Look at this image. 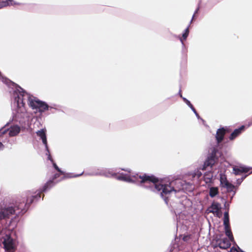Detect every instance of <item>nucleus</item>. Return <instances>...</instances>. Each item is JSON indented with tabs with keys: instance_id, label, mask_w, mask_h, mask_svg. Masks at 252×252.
Masks as SVG:
<instances>
[{
	"instance_id": "28",
	"label": "nucleus",
	"mask_w": 252,
	"mask_h": 252,
	"mask_svg": "<svg viewBox=\"0 0 252 252\" xmlns=\"http://www.w3.org/2000/svg\"><path fill=\"white\" fill-rule=\"evenodd\" d=\"M229 252H239L236 249L232 248Z\"/></svg>"
},
{
	"instance_id": "33",
	"label": "nucleus",
	"mask_w": 252,
	"mask_h": 252,
	"mask_svg": "<svg viewBox=\"0 0 252 252\" xmlns=\"http://www.w3.org/2000/svg\"><path fill=\"white\" fill-rule=\"evenodd\" d=\"M195 115L198 119H200V117L197 113L195 114Z\"/></svg>"
},
{
	"instance_id": "4",
	"label": "nucleus",
	"mask_w": 252,
	"mask_h": 252,
	"mask_svg": "<svg viewBox=\"0 0 252 252\" xmlns=\"http://www.w3.org/2000/svg\"><path fill=\"white\" fill-rule=\"evenodd\" d=\"M1 240L6 251L8 252L15 251L17 247V241L9 231L2 236Z\"/></svg>"
},
{
	"instance_id": "22",
	"label": "nucleus",
	"mask_w": 252,
	"mask_h": 252,
	"mask_svg": "<svg viewBox=\"0 0 252 252\" xmlns=\"http://www.w3.org/2000/svg\"><path fill=\"white\" fill-rule=\"evenodd\" d=\"M202 172L199 170V169H197L194 171L193 173L192 174V176L193 178L198 179L202 176Z\"/></svg>"
},
{
	"instance_id": "35",
	"label": "nucleus",
	"mask_w": 252,
	"mask_h": 252,
	"mask_svg": "<svg viewBox=\"0 0 252 252\" xmlns=\"http://www.w3.org/2000/svg\"><path fill=\"white\" fill-rule=\"evenodd\" d=\"M252 173V171L251 172V173Z\"/></svg>"
},
{
	"instance_id": "32",
	"label": "nucleus",
	"mask_w": 252,
	"mask_h": 252,
	"mask_svg": "<svg viewBox=\"0 0 252 252\" xmlns=\"http://www.w3.org/2000/svg\"><path fill=\"white\" fill-rule=\"evenodd\" d=\"M180 41L181 42L182 44L183 45H184V43H183V39H182V38L180 37Z\"/></svg>"
},
{
	"instance_id": "14",
	"label": "nucleus",
	"mask_w": 252,
	"mask_h": 252,
	"mask_svg": "<svg viewBox=\"0 0 252 252\" xmlns=\"http://www.w3.org/2000/svg\"><path fill=\"white\" fill-rule=\"evenodd\" d=\"M213 175L211 172H209L204 174L203 176L204 181L206 184H208V186H210V184L213 181Z\"/></svg>"
},
{
	"instance_id": "19",
	"label": "nucleus",
	"mask_w": 252,
	"mask_h": 252,
	"mask_svg": "<svg viewBox=\"0 0 252 252\" xmlns=\"http://www.w3.org/2000/svg\"><path fill=\"white\" fill-rule=\"evenodd\" d=\"M47 155H48V159H49L52 163H53V166L59 172H60V174H63V175H64V173L63 171H62L59 168V167L57 165V164L54 163L53 162V160L52 159L51 157V155H50L49 153H48L47 152V153L46 154Z\"/></svg>"
},
{
	"instance_id": "23",
	"label": "nucleus",
	"mask_w": 252,
	"mask_h": 252,
	"mask_svg": "<svg viewBox=\"0 0 252 252\" xmlns=\"http://www.w3.org/2000/svg\"><path fill=\"white\" fill-rule=\"evenodd\" d=\"M189 33V26H188L185 30L184 33L182 34V38L186 40L188 36Z\"/></svg>"
},
{
	"instance_id": "9",
	"label": "nucleus",
	"mask_w": 252,
	"mask_h": 252,
	"mask_svg": "<svg viewBox=\"0 0 252 252\" xmlns=\"http://www.w3.org/2000/svg\"><path fill=\"white\" fill-rule=\"evenodd\" d=\"M251 168L246 166H235L233 167V173L236 175H240L242 173H247Z\"/></svg>"
},
{
	"instance_id": "30",
	"label": "nucleus",
	"mask_w": 252,
	"mask_h": 252,
	"mask_svg": "<svg viewBox=\"0 0 252 252\" xmlns=\"http://www.w3.org/2000/svg\"><path fill=\"white\" fill-rule=\"evenodd\" d=\"M224 207L226 208V210H228L229 204H227L226 202L224 203Z\"/></svg>"
},
{
	"instance_id": "21",
	"label": "nucleus",
	"mask_w": 252,
	"mask_h": 252,
	"mask_svg": "<svg viewBox=\"0 0 252 252\" xmlns=\"http://www.w3.org/2000/svg\"><path fill=\"white\" fill-rule=\"evenodd\" d=\"M229 183L224 175H220V185L221 187H223L225 184H227Z\"/></svg>"
},
{
	"instance_id": "26",
	"label": "nucleus",
	"mask_w": 252,
	"mask_h": 252,
	"mask_svg": "<svg viewBox=\"0 0 252 252\" xmlns=\"http://www.w3.org/2000/svg\"><path fill=\"white\" fill-rule=\"evenodd\" d=\"M83 173V172L81 173V174H76V175H74L73 176H70L69 174H67L66 175H64L63 178L77 177H79V176H81V175H82Z\"/></svg>"
},
{
	"instance_id": "2",
	"label": "nucleus",
	"mask_w": 252,
	"mask_h": 252,
	"mask_svg": "<svg viewBox=\"0 0 252 252\" xmlns=\"http://www.w3.org/2000/svg\"><path fill=\"white\" fill-rule=\"evenodd\" d=\"M28 206L25 203V199L16 201L15 204L6 206L0 210V220L10 218L14 215L24 214Z\"/></svg>"
},
{
	"instance_id": "6",
	"label": "nucleus",
	"mask_w": 252,
	"mask_h": 252,
	"mask_svg": "<svg viewBox=\"0 0 252 252\" xmlns=\"http://www.w3.org/2000/svg\"><path fill=\"white\" fill-rule=\"evenodd\" d=\"M218 152V150L214 148L212 150L211 154L209 155L202 167V170H205L206 168L208 166H212L216 161V154Z\"/></svg>"
},
{
	"instance_id": "11",
	"label": "nucleus",
	"mask_w": 252,
	"mask_h": 252,
	"mask_svg": "<svg viewBox=\"0 0 252 252\" xmlns=\"http://www.w3.org/2000/svg\"><path fill=\"white\" fill-rule=\"evenodd\" d=\"M225 134V130L223 127L218 129L216 135V138L218 143H220L222 141Z\"/></svg>"
},
{
	"instance_id": "27",
	"label": "nucleus",
	"mask_w": 252,
	"mask_h": 252,
	"mask_svg": "<svg viewBox=\"0 0 252 252\" xmlns=\"http://www.w3.org/2000/svg\"><path fill=\"white\" fill-rule=\"evenodd\" d=\"M198 10H199V7H198V8L196 9V10L195 11L194 13V14H193V16H192V19H191V21H190V23H191V22H192V20H193V19L194 18V15H195L196 13H197V12H198Z\"/></svg>"
},
{
	"instance_id": "24",
	"label": "nucleus",
	"mask_w": 252,
	"mask_h": 252,
	"mask_svg": "<svg viewBox=\"0 0 252 252\" xmlns=\"http://www.w3.org/2000/svg\"><path fill=\"white\" fill-rule=\"evenodd\" d=\"M183 100L187 104V105H188L189 107H190V108H191L193 107V105L191 104L190 102L188 99H187L186 98L183 97Z\"/></svg>"
},
{
	"instance_id": "3",
	"label": "nucleus",
	"mask_w": 252,
	"mask_h": 252,
	"mask_svg": "<svg viewBox=\"0 0 252 252\" xmlns=\"http://www.w3.org/2000/svg\"><path fill=\"white\" fill-rule=\"evenodd\" d=\"M60 176V174L57 173L55 174L52 179L49 180L43 186V188L41 189L40 191H38L37 192H35L34 195H32L31 199L28 198L27 199V202H29L30 204L32 203L34 201H37L41 198L40 193L41 192H45L47 191L48 189H50L52 187L54 186L56 184L60 182L61 180H58L57 181H55L56 179H57Z\"/></svg>"
},
{
	"instance_id": "18",
	"label": "nucleus",
	"mask_w": 252,
	"mask_h": 252,
	"mask_svg": "<svg viewBox=\"0 0 252 252\" xmlns=\"http://www.w3.org/2000/svg\"><path fill=\"white\" fill-rule=\"evenodd\" d=\"M14 4H16V3L14 2L13 0H6V1L0 0V8L7 5H12Z\"/></svg>"
},
{
	"instance_id": "7",
	"label": "nucleus",
	"mask_w": 252,
	"mask_h": 252,
	"mask_svg": "<svg viewBox=\"0 0 252 252\" xmlns=\"http://www.w3.org/2000/svg\"><path fill=\"white\" fill-rule=\"evenodd\" d=\"M221 205L219 203L214 202L209 208L210 212L216 215L217 216L220 217V214Z\"/></svg>"
},
{
	"instance_id": "34",
	"label": "nucleus",
	"mask_w": 252,
	"mask_h": 252,
	"mask_svg": "<svg viewBox=\"0 0 252 252\" xmlns=\"http://www.w3.org/2000/svg\"><path fill=\"white\" fill-rule=\"evenodd\" d=\"M179 95H180V97L183 98V96H182V94L181 93V91H180V92H179Z\"/></svg>"
},
{
	"instance_id": "13",
	"label": "nucleus",
	"mask_w": 252,
	"mask_h": 252,
	"mask_svg": "<svg viewBox=\"0 0 252 252\" xmlns=\"http://www.w3.org/2000/svg\"><path fill=\"white\" fill-rule=\"evenodd\" d=\"M244 128L245 126H242L239 128L235 129L230 135L229 139L232 140L234 139H235L242 132V131L244 130Z\"/></svg>"
},
{
	"instance_id": "17",
	"label": "nucleus",
	"mask_w": 252,
	"mask_h": 252,
	"mask_svg": "<svg viewBox=\"0 0 252 252\" xmlns=\"http://www.w3.org/2000/svg\"><path fill=\"white\" fill-rule=\"evenodd\" d=\"M223 188H225L227 189V191L229 192H233V195L231 197V199H232L236 193L235 191H234V189L235 188L234 186L229 183L227 184H225V186Z\"/></svg>"
},
{
	"instance_id": "29",
	"label": "nucleus",
	"mask_w": 252,
	"mask_h": 252,
	"mask_svg": "<svg viewBox=\"0 0 252 252\" xmlns=\"http://www.w3.org/2000/svg\"><path fill=\"white\" fill-rule=\"evenodd\" d=\"M4 148V145L1 142H0V150H3Z\"/></svg>"
},
{
	"instance_id": "31",
	"label": "nucleus",
	"mask_w": 252,
	"mask_h": 252,
	"mask_svg": "<svg viewBox=\"0 0 252 252\" xmlns=\"http://www.w3.org/2000/svg\"><path fill=\"white\" fill-rule=\"evenodd\" d=\"M190 109L192 110V111L193 112V113H194L195 114H196L197 113V112H196V111L195 110V108L193 107V106L192 108H191Z\"/></svg>"
},
{
	"instance_id": "5",
	"label": "nucleus",
	"mask_w": 252,
	"mask_h": 252,
	"mask_svg": "<svg viewBox=\"0 0 252 252\" xmlns=\"http://www.w3.org/2000/svg\"><path fill=\"white\" fill-rule=\"evenodd\" d=\"M12 121H14L15 122L18 123L20 124V126H18L17 125H13L11 126L10 127L7 129H4V127L1 128L0 129V136L4 134L7 131H8V135L9 136H16L18 135L19 133L20 132L21 128H25V126L27 123V122H26V123L22 124H20L19 122L13 121V119L12 120Z\"/></svg>"
},
{
	"instance_id": "20",
	"label": "nucleus",
	"mask_w": 252,
	"mask_h": 252,
	"mask_svg": "<svg viewBox=\"0 0 252 252\" xmlns=\"http://www.w3.org/2000/svg\"><path fill=\"white\" fill-rule=\"evenodd\" d=\"M223 225L224 226L229 225V218L228 210L224 213Z\"/></svg>"
},
{
	"instance_id": "10",
	"label": "nucleus",
	"mask_w": 252,
	"mask_h": 252,
	"mask_svg": "<svg viewBox=\"0 0 252 252\" xmlns=\"http://www.w3.org/2000/svg\"><path fill=\"white\" fill-rule=\"evenodd\" d=\"M218 246L221 249H227L229 248L231 244L227 238H223L217 241Z\"/></svg>"
},
{
	"instance_id": "25",
	"label": "nucleus",
	"mask_w": 252,
	"mask_h": 252,
	"mask_svg": "<svg viewBox=\"0 0 252 252\" xmlns=\"http://www.w3.org/2000/svg\"><path fill=\"white\" fill-rule=\"evenodd\" d=\"M248 176V175L244 176V177H242L241 178L238 179L236 181V183L237 185H240L242 181L244 180L245 178H246V177Z\"/></svg>"
},
{
	"instance_id": "15",
	"label": "nucleus",
	"mask_w": 252,
	"mask_h": 252,
	"mask_svg": "<svg viewBox=\"0 0 252 252\" xmlns=\"http://www.w3.org/2000/svg\"><path fill=\"white\" fill-rule=\"evenodd\" d=\"M209 189V195L211 197L213 198L216 196L219 193V188L218 187H208Z\"/></svg>"
},
{
	"instance_id": "1",
	"label": "nucleus",
	"mask_w": 252,
	"mask_h": 252,
	"mask_svg": "<svg viewBox=\"0 0 252 252\" xmlns=\"http://www.w3.org/2000/svg\"><path fill=\"white\" fill-rule=\"evenodd\" d=\"M128 174L122 173L116 176L117 180L128 183H133L160 195L165 203H168V198L172 193H176L184 189L183 181L175 180L171 181L165 179L159 180L154 176L145 174L139 175L131 173L129 169H122Z\"/></svg>"
},
{
	"instance_id": "8",
	"label": "nucleus",
	"mask_w": 252,
	"mask_h": 252,
	"mask_svg": "<svg viewBox=\"0 0 252 252\" xmlns=\"http://www.w3.org/2000/svg\"><path fill=\"white\" fill-rule=\"evenodd\" d=\"M45 131L46 130L45 129H42L40 130L37 131L36 133L37 135L38 136L40 137V138L41 139L43 144L45 146V148H46L47 152L49 153V151L48 146H47V141Z\"/></svg>"
},
{
	"instance_id": "16",
	"label": "nucleus",
	"mask_w": 252,
	"mask_h": 252,
	"mask_svg": "<svg viewBox=\"0 0 252 252\" xmlns=\"http://www.w3.org/2000/svg\"><path fill=\"white\" fill-rule=\"evenodd\" d=\"M224 226V230L226 235L228 237L229 240L231 241H233L234 240V238L233 237L232 233L231 232V229L230 228V226Z\"/></svg>"
},
{
	"instance_id": "12",
	"label": "nucleus",
	"mask_w": 252,
	"mask_h": 252,
	"mask_svg": "<svg viewBox=\"0 0 252 252\" xmlns=\"http://www.w3.org/2000/svg\"><path fill=\"white\" fill-rule=\"evenodd\" d=\"M93 175H103L106 177H113L116 176V174L115 173H113L112 171L110 170V169H106L105 170H101L99 172H97L96 173H93Z\"/></svg>"
}]
</instances>
